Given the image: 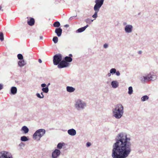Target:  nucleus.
<instances>
[{"label": "nucleus", "mask_w": 158, "mask_h": 158, "mask_svg": "<svg viewBox=\"0 0 158 158\" xmlns=\"http://www.w3.org/2000/svg\"><path fill=\"white\" fill-rule=\"evenodd\" d=\"M126 135L119 134L116 142L113 145L112 154L113 158H126L131 151V143Z\"/></svg>", "instance_id": "nucleus-1"}, {"label": "nucleus", "mask_w": 158, "mask_h": 158, "mask_svg": "<svg viewBox=\"0 0 158 158\" xmlns=\"http://www.w3.org/2000/svg\"><path fill=\"white\" fill-rule=\"evenodd\" d=\"M123 107L120 104H118L115 106L113 110L114 116L116 118H121L123 114Z\"/></svg>", "instance_id": "nucleus-2"}, {"label": "nucleus", "mask_w": 158, "mask_h": 158, "mask_svg": "<svg viewBox=\"0 0 158 158\" xmlns=\"http://www.w3.org/2000/svg\"><path fill=\"white\" fill-rule=\"evenodd\" d=\"M45 133V130L40 129L37 131L33 135V138L37 140H39L40 138Z\"/></svg>", "instance_id": "nucleus-3"}, {"label": "nucleus", "mask_w": 158, "mask_h": 158, "mask_svg": "<svg viewBox=\"0 0 158 158\" xmlns=\"http://www.w3.org/2000/svg\"><path fill=\"white\" fill-rule=\"evenodd\" d=\"M62 60V55L60 54L55 55L53 56V62L55 65H58Z\"/></svg>", "instance_id": "nucleus-4"}, {"label": "nucleus", "mask_w": 158, "mask_h": 158, "mask_svg": "<svg viewBox=\"0 0 158 158\" xmlns=\"http://www.w3.org/2000/svg\"><path fill=\"white\" fill-rule=\"evenodd\" d=\"M156 76L153 73H150L146 77H143L144 80L146 81H154L156 79Z\"/></svg>", "instance_id": "nucleus-5"}, {"label": "nucleus", "mask_w": 158, "mask_h": 158, "mask_svg": "<svg viewBox=\"0 0 158 158\" xmlns=\"http://www.w3.org/2000/svg\"><path fill=\"white\" fill-rule=\"evenodd\" d=\"M104 0H95L96 3L94 7V10H99L100 8L103 5Z\"/></svg>", "instance_id": "nucleus-6"}, {"label": "nucleus", "mask_w": 158, "mask_h": 158, "mask_svg": "<svg viewBox=\"0 0 158 158\" xmlns=\"http://www.w3.org/2000/svg\"><path fill=\"white\" fill-rule=\"evenodd\" d=\"M0 158H12V157L8 152L2 151L0 153Z\"/></svg>", "instance_id": "nucleus-7"}, {"label": "nucleus", "mask_w": 158, "mask_h": 158, "mask_svg": "<svg viewBox=\"0 0 158 158\" xmlns=\"http://www.w3.org/2000/svg\"><path fill=\"white\" fill-rule=\"evenodd\" d=\"M68 63L64 60L61 61L58 64V67L59 68H62L68 66Z\"/></svg>", "instance_id": "nucleus-8"}, {"label": "nucleus", "mask_w": 158, "mask_h": 158, "mask_svg": "<svg viewBox=\"0 0 158 158\" xmlns=\"http://www.w3.org/2000/svg\"><path fill=\"white\" fill-rule=\"evenodd\" d=\"M60 150L56 149L52 153V156L53 158H56L60 154Z\"/></svg>", "instance_id": "nucleus-9"}, {"label": "nucleus", "mask_w": 158, "mask_h": 158, "mask_svg": "<svg viewBox=\"0 0 158 158\" xmlns=\"http://www.w3.org/2000/svg\"><path fill=\"white\" fill-rule=\"evenodd\" d=\"M85 105V104L82 103L80 100H78L76 102V107L77 108H82L84 107Z\"/></svg>", "instance_id": "nucleus-10"}, {"label": "nucleus", "mask_w": 158, "mask_h": 158, "mask_svg": "<svg viewBox=\"0 0 158 158\" xmlns=\"http://www.w3.org/2000/svg\"><path fill=\"white\" fill-rule=\"evenodd\" d=\"M132 30V26L131 25H127L125 28L126 32L127 33L131 32Z\"/></svg>", "instance_id": "nucleus-11"}, {"label": "nucleus", "mask_w": 158, "mask_h": 158, "mask_svg": "<svg viewBox=\"0 0 158 158\" xmlns=\"http://www.w3.org/2000/svg\"><path fill=\"white\" fill-rule=\"evenodd\" d=\"M62 30L60 28H56L55 29V32L56 34L58 36H60L62 34Z\"/></svg>", "instance_id": "nucleus-12"}, {"label": "nucleus", "mask_w": 158, "mask_h": 158, "mask_svg": "<svg viewBox=\"0 0 158 158\" xmlns=\"http://www.w3.org/2000/svg\"><path fill=\"white\" fill-rule=\"evenodd\" d=\"M68 133L71 135H74L76 134V131L74 129L69 130L68 131Z\"/></svg>", "instance_id": "nucleus-13"}, {"label": "nucleus", "mask_w": 158, "mask_h": 158, "mask_svg": "<svg viewBox=\"0 0 158 158\" xmlns=\"http://www.w3.org/2000/svg\"><path fill=\"white\" fill-rule=\"evenodd\" d=\"M35 20L33 18H31L29 20H28L27 23L30 26H32L34 24Z\"/></svg>", "instance_id": "nucleus-14"}, {"label": "nucleus", "mask_w": 158, "mask_h": 158, "mask_svg": "<svg viewBox=\"0 0 158 158\" xmlns=\"http://www.w3.org/2000/svg\"><path fill=\"white\" fill-rule=\"evenodd\" d=\"M88 25H87L86 26L80 28H79L77 30V32H81L85 30L86 28L88 27Z\"/></svg>", "instance_id": "nucleus-15"}, {"label": "nucleus", "mask_w": 158, "mask_h": 158, "mask_svg": "<svg viewBox=\"0 0 158 158\" xmlns=\"http://www.w3.org/2000/svg\"><path fill=\"white\" fill-rule=\"evenodd\" d=\"M67 90L69 92H72L74 91L75 89L72 87L67 86L66 88Z\"/></svg>", "instance_id": "nucleus-16"}, {"label": "nucleus", "mask_w": 158, "mask_h": 158, "mask_svg": "<svg viewBox=\"0 0 158 158\" xmlns=\"http://www.w3.org/2000/svg\"><path fill=\"white\" fill-rule=\"evenodd\" d=\"M18 65L20 67H22L25 65L26 63L24 60L19 61L18 62Z\"/></svg>", "instance_id": "nucleus-17"}, {"label": "nucleus", "mask_w": 158, "mask_h": 158, "mask_svg": "<svg viewBox=\"0 0 158 158\" xmlns=\"http://www.w3.org/2000/svg\"><path fill=\"white\" fill-rule=\"evenodd\" d=\"M22 130L24 131V133L25 134L27 133L29 131L28 129L25 126H24L22 127Z\"/></svg>", "instance_id": "nucleus-18"}, {"label": "nucleus", "mask_w": 158, "mask_h": 158, "mask_svg": "<svg viewBox=\"0 0 158 158\" xmlns=\"http://www.w3.org/2000/svg\"><path fill=\"white\" fill-rule=\"evenodd\" d=\"M11 93L13 94H15L17 93V89L16 87H12L11 89Z\"/></svg>", "instance_id": "nucleus-19"}, {"label": "nucleus", "mask_w": 158, "mask_h": 158, "mask_svg": "<svg viewBox=\"0 0 158 158\" xmlns=\"http://www.w3.org/2000/svg\"><path fill=\"white\" fill-rule=\"evenodd\" d=\"M111 85L112 87L114 88H116L118 86V84L117 81H113L111 82Z\"/></svg>", "instance_id": "nucleus-20"}, {"label": "nucleus", "mask_w": 158, "mask_h": 158, "mask_svg": "<svg viewBox=\"0 0 158 158\" xmlns=\"http://www.w3.org/2000/svg\"><path fill=\"white\" fill-rule=\"evenodd\" d=\"M64 60H65V61L69 62H71L72 60V59L71 57L69 56H66L65 57Z\"/></svg>", "instance_id": "nucleus-21"}, {"label": "nucleus", "mask_w": 158, "mask_h": 158, "mask_svg": "<svg viewBox=\"0 0 158 158\" xmlns=\"http://www.w3.org/2000/svg\"><path fill=\"white\" fill-rule=\"evenodd\" d=\"M53 26L55 27H58L60 26V24L59 22L56 21L53 23Z\"/></svg>", "instance_id": "nucleus-22"}, {"label": "nucleus", "mask_w": 158, "mask_h": 158, "mask_svg": "<svg viewBox=\"0 0 158 158\" xmlns=\"http://www.w3.org/2000/svg\"><path fill=\"white\" fill-rule=\"evenodd\" d=\"M149 98L147 95L143 96L141 98V100L142 101H144L148 99Z\"/></svg>", "instance_id": "nucleus-23"}, {"label": "nucleus", "mask_w": 158, "mask_h": 158, "mask_svg": "<svg viewBox=\"0 0 158 158\" xmlns=\"http://www.w3.org/2000/svg\"><path fill=\"white\" fill-rule=\"evenodd\" d=\"M95 11V12L94 13V14L92 16V17L93 18H96L98 16H97V13L98 12L99 10H94Z\"/></svg>", "instance_id": "nucleus-24"}, {"label": "nucleus", "mask_w": 158, "mask_h": 158, "mask_svg": "<svg viewBox=\"0 0 158 158\" xmlns=\"http://www.w3.org/2000/svg\"><path fill=\"white\" fill-rule=\"evenodd\" d=\"M52 40L54 43L56 44L58 42V38L56 36H55L53 37Z\"/></svg>", "instance_id": "nucleus-25"}, {"label": "nucleus", "mask_w": 158, "mask_h": 158, "mask_svg": "<svg viewBox=\"0 0 158 158\" xmlns=\"http://www.w3.org/2000/svg\"><path fill=\"white\" fill-rule=\"evenodd\" d=\"M21 140L23 141H26L28 140V139L25 136H23L21 138Z\"/></svg>", "instance_id": "nucleus-26"}, {"label": "nucleus", "mask_w": 158, "mask_h": 158, "mask_svg": "<svg viewBox=\"0 0 158 158\" xmlns=\"http://www.w3.org/2000/svg\"><path fill=\"white\" fill-rule=\"evenodd\" d=\"M64 143H59L57 146V148H58L60 149L62 148V146L64 145Z\"/></svg>", "instance_id": "nucleus-27"}, {"label": "nucleus", "mask_w": 158, "mask_h": 158, "mask_svg": "<svg viewBox=\"0 0 158 158\" xmlns=\"http://www.w3.org/2000/svg\"><path fill=\"white\" fill-rule=\"evenodd\" d=\"M42 90L44 93H47L48 92V87L43 88L42 89Z\"/></svg>", "instance_id": "nucleus-28"}, {"label": "nucleus", "mask_w": 158, "mask_h": 158, "mask_svg": "<svg viewBox=\"0 0 158 158\" xmlns=\"http://www.w3.org/2000/svg\"><path fill=\"white\" fill-rule=\"evenodd\" d=\"M128 94H132L133 92L132 88L131 86H130L128 88Z\"/></svg>", "instance_id": "nucleus-29"}, {"label": "nucleus", "mask_w": 158, "mask_h": 158, "mask_svg": "<svg viewBox=\"0 0 158 158\" xmlns=\"http://www.w3.org/2000/svg\"><path fill=\"white\" fill-rule=\"evenodd\" d=\"M0 40L2 41L4 40V36L2 32H0Z\"/></svg>", "instance_id": "nucleus-30"}, {"label": "nucleus", "mask_w": 158, "mask_h": 158, "mask_svg": "<svg viewBox=\"0 0 158 158\" xmlns=\"http://www.w3.org/2000/svg\"><path fill=\"white\" fill-rule=\"evenodd\" d=\"M17 57L19 59L22 60L23 58V55L20 54H19L17 55Z\"/></svg>", "instance_id": "nucleus-31"}, {"label": "nucleus", "mask_w": 158, "mask_h": 158, "mask_svg": "<svg viewBox=\"0 0 158 158\" xmlns=\"http://www.w3.org/2000/svg\"><path fill=\"white\" fill-rule=\"evenodd\" d=\"M116 72V70L114 68L111 69L110 71V73H115Z\"/></svg>", "instance_id": "nucleus-32"}, {"label": "nucleus", "mask_w": 158, "mask_h": 158, "mask_svg": "<svg viewBox=\"0 0 158 158\" xmlns=\"http://www.w3.org/2000/svg\"><path fill=\"white\" fill-rule=\"evenodd\" d=\"M93 20H91L89 19H87L85 20V22L86 23H91V22H93Z\"/></svg>", "instance_id": "nucleus-33"}, {"label": "nucleus", "mask_w": 158, "mask_h": 158, "mask_svg": "<svg viewBox=\"0 0 158 158\" xmlns=\"http://www.w3.org/2000/svg\"><path fill=\"white\" fill-rule=\"evenodd\" d=\"M36 96H37L39 98H43L44 97V95H40V94H39V93H37L36 94Z\"/></svg>", "instance_id": "nucleus-34"}, {"label": "nucleus", "mask_w": 158, "mask_h": 158, "mask_svg": "<svg viewBox=\"0 0 158 158\" xmlns=\"http://www.w3.org/2000/svg\"><path fill=\"white\" fill-rule=\"evenodd\" d=\"M108 47V45L107 44H106L104 45V47L105 48H107Z\"/></svg>", "instance_id": "nucleus-35"}, {"label": "nucleus", "mask_w": 158, "mask_h": 158, "mask_svg": "<svg viewBox=\"0 0 158 158\" xmlns=\"http://www.w3.org/2000/svg\"><path fill=\"white\" fill-rule=\"evenodd\" d=\"M41 86L42 87H44L46 86V85L45 84H41Z\"/></svg>", "instance_id": "nucleus-36"}, {"label": "nucleus", "mask_w": 158, "mask_h": 158, "mask_svg": "<svg viewBox=\"0 0 158 158\" xmlns=\"http://www.w3.org/2000/svg\"><path fill=\"white\" fill-rule=\"evenodd\" d=\"M91 144L90 143L88 142L86 144V145L87 147H89L90 145H91Z\"/></svg>", "instance_id": "nucleus-37"}, {"label": "nucleus", "mask_w": 158, "mask_h": 158, "mask_svg": "<svg viewBox=\"0 0 158 158\" xmlns=\"http://www.w3.org/2000/svg\"><path fill=\"white\" fill-rule=\"evenodd\" d=\"M115 73H116V74L117 76H119L120 74V73L118 71L116 72Z\"/></svg>", "instance_id": "nucleus-38"}, {"label": "nucleus", "mask_w": 158, "mask_h": 158, "mask_svg": "<svg viewBox=\"0 0 158 158\" xmlns=\"http://www.w3.org/2000/svg\"><path fill=\"white\" fill-rule=\"evenodd\" d=\"M3 86L1 84H0V90L2 89Z\"/></svg>", "instance_id": "nucleus-39"}, {"label": "nucleus", "mask_w": 158, "mask_h": 158, "mask_svg": "<svg viewBox=\"0 0 158 158\" xmlns=\"http://www.w3.org/2000/svg\"><path fill=\"white\" fill-rule=\"evenodd\" d=\"M38 61H39V62L40 63H41L42 62V61L40 59H39L38 60Z\"/></svg>", "instance_id": "nucleus-40"}, {"label": "nucleus", "mask_w": 158, "mask_h": 158, "mask_svg": "<svg viewBox=\"0 0 158 158\" xmlns=\"http://www.w3.org/2000/svg\"><path fill=\"white\" fill-rule=\"evenodd\" d=\"M24 144L23 143H21L20 144H19V146H22V145H23Z\"/></svg>", "instance_id": "nucleus-41"}, {"label": "nucleus", "mask_w": 158, "mask_h": 158, "mask_svg": "<svg viewBox=\"0 0 158 158\" xmlns=\"http://www.w3.org/2000/svg\"><path fill=\"white\" fill-rule=\"evenodd\" d=\"M69 57H72V56H72V54H69Z\"/></svg>", "instance_id": "nucleus-42"}, {"label": "nucleus", "mask_w": 158, "mask_h": 158, "mask_svg": "<svg viewBox=\"0 0 158 158\" xmlns=\"http://www.w3.org/2000/svg\"><path fill=\"white\" fill-rule=\"evenodd\" d=\"M2 6H0V10H2V11H3L2 10Z\"/></svg>", "instance_id": "nucleus-43"}, {"label": "nucleus", "mask_w": 158, "mask_h": 158, "mask_svg": "<svg viewBox=\"0 0 158 158\" xmlns=\"http://www.w3.org/2000/svg\"><path fill=\"white\" fill-rule=\"evenodd\" d=\"M43 38V37L42 36H40V39H41V40Z\"/></svg>", "instance_id": "nucleus-44"}, {"label": "nucleus", "mask_w": 158, "mask_h": 158, "mask_svg": "<svg viewBox=\"0 0 158 158\" xmlns=\"http://www.w3.org/2000/svg\"><path fill=\"white\" fill-rule=\"evenodd\" d=\"M142 53V51H139V54H141Z\"/></svg>", "instance_id": "nucleus-45"}, {"label": "nucleus", "mask_w": 158, "mask_h": 158, "mask_svg": "<svg viewBox=\"0 0 158 158\" xmlns=\"http://www.w3.org/2000/svg\"><path fill=\"white\" fill-rule=\"evenodd\" d=\"M69 25H66L64 26L65 27H69Z\"/></svg>", "instance_id": "nucleus-46"}, {"label": "nucleus", "mask_w": 158, "mask_h": 158, "mask_svg": "<svg viewBox=\"0 0 158 158\" xmlns=\"http://www.w3.org/2000/svg\"><path fill=\"white\" fill-rule=\"evenodd\" d=\"M41 95H43V93L42 92L41 93Z\"/></svg>", "instance_id": "nucleus-47"}, {"label": "nucleus", "mask_w": 158, "mask_h": 158, "mask_svg": "<svg viewBox=\"0 0 158 158\" xmlns=\"http://www.w3.org/2000/svg\"><path fill=\"white\" fill-rule=\"evenodd\" d=\"M110 73H109V74H108V76H110Z\"/></svg>", "instance_id": "nucleus-48"}]
</instances>
